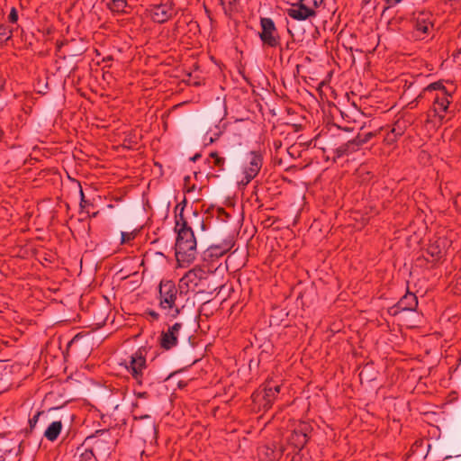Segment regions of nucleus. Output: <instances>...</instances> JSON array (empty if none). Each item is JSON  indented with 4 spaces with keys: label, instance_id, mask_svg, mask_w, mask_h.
Listing matches in <instances>:
<instances>
[{
    "label": "nucleus",
    "instance_id": "4c0bfd02",
    "mask_svg": "<svg viewBox=\"0 0 461 461\" xmlns=\"http://www.w3.org/2000/svg\"><path fill=\"white\" fill-rule=\"evenodd\" d=\"M405 321L406 322L415 321V319H413V317H411L409 313H405Z\"/></svg>",
    "mask_w": 461,
    "mask_h": 461
},
{
    "label": "nucleus",
    "instance_id": "37998d69",
    "mask_svg": "<svg viewBox=\"0 0 461 461\" xmlns=\"http://www.w3.org/2000/svg\"><path fill=\"white\" fill-rule=\"evenodd\" d=\"M189 179H190V176H185V182L189 181Z\"/></svg>",
    "mask_w": 461,
    "mask_h": 461
},
{
    "label": "nucleus",
    "instance_id": "473e14b6",
    "mask_svg": "<svg viewBox=\"0 0 461 461\" xmlns=\"http://www.w3.org/2000/svg\"><path fill=\"white\" fill-rule=\"evenodd\" d=\"M146 314H147V315H149V316H150V317H151V319H152L153 321H158V320H159V318H160L159 313H158V312H156V311H154V310H148V311L146 312Z\"/></svg>",
    "mask_w": 461,
    "mask_h": 461
},
{
    "label": "nucleus",
    "instance_id": "a878e982",
    "mask_svg": "<svg viewBox=\"0 0 461 461\" xmlns=\"http://www.w3.org/2000/svg\"><path fill=\"white\" fill-rule=\"evenodd\" d=\"M13 31L6 25H0V42H5L11 39Z\"/></svg>",
    "mask_w": 461,
    "mask_h": 461
},
{
    "label": "nucleus",
    "instance_id": "f704fd0d",
    "mask_svg": "<svg viewBox=\"0 0 461 461\" xmlns=\"http://www.w3.org/2000/svg\"><path fill=\"white\" fill-rule=\"evenodd\" d=\"M79 193H80V206L84 207L86 201L85 199V194H84V192L81 187H80Z\"/></svg>",
    "mask_w": 461,
    "mask_h": 461
},
{
    "label": "nucleus",
    "instance_id": "f257e3e1",
    "mask_svg": "<svg viewBox=\"0 0 461 461\" xmlns=\"http://www.w3.org/2000/svg\"><path fill=\"white\" fill-rule=\"evenodd\" d=\"M425 0H405V12L409 14L407 23L408 38L423 41L434 31V17L424 7Z\"/></svg>",
    "mask_w": 461,
    "mask_h": 461
},
{
    "label": "nucleus",
    "instance_id": "58836bf2",
    "mask_svg": "<svg viewBox=\"0 0 461 461\" xmlns=\"http://www.w3.org/2000/svg\"><path fill=\"white\" fill-rule=\"evenodd\" d=\"M201 157L200 154H196L194 156V158H192L194 161L197 160L199 158Z\"/></svg>",
    "mask_w": 461,
    "mask_h": 461
},
{
    "label": "nucleus",
    "instance_id": "ddd939ff",
    "mask_svg": "<svg viewBox=\"0 0 461 461\" xmlns=\"http://www.w3.org/2000/svg\"><path fill=\"white\" fill-rule=\"evenodd\" d=\"M447 245V240L445 238H438L433 240L427 248L426 254L429 258H426V259L430 262H437L440 260L445 255Z\"/></svg>",
    "mask_w": 461,
    "mask_h": 461
},
{
    "label": "nucleus",
    "instance_id": "dca6fc26",
    "mask_svg": "<svg viewBox=\"0 0 461 461\" xmlns=\"http://www.w3.org/2000/svg\"><path fill=\"white\" fill-rule=\"evenodd\" d=\"M234 246L233 237H228L221 243L217 245H212L209 247L208 251L212 256H222L230 251Z\"/></svg>",
    "mask_w": 461,
    "mask_h": 461
},
{
    "label": "nucleus",
    "instance_id": "2f4dec72",
    "mask_svg": "<svg viewBox=\"0 0 461 461\" xmlns=\"http://www.w3.org/2000/svg\"><path fill=\"white\" fill-rule=\"evenodd\" d=\"M41 414V412L38 411L32 418H31L29 420V424H30L31 429H33L36 426Z\"/></svg>",
    "mask_w": 461,
    "mask_h": 461
},
{
    "label": "nucleus",
    "instance_id": "7ed1b4c3",
    "mask_svg": "<svg viewBox=\"0 0 461 461\" xmlns=\"http://www.w3.org/2000/svg\"><path fill=\"white\" fill-rule=\"evenodd\" d=\"M178 294H180L179 286L176 287L174 281L168 279L160 281L157 296L158 308L166 316L171 319L176 318L183 308V306L179 307L176 303Z\"/></svg>",
    "mask_w": 461,
    "mask_h": 461
},
{
    "label": "nucleus",
    "instance_id": "6ab92c4d",
    "mask_svg": "<svg viewBox=\"0 0 461 461\" xmlns=\"http://www.w3.org/2000/svg\"><path fill=\"white\" fill-rule=\"evenodd\" d=\"M280 456L281 452H276L268 446L262 447L258 452L259 461H277Z\"/></svg>",
    "mask_w": 461,
    "mask_h": 461
},
{
    "label": "nucleus",
    "instance_id": "1a4fd4ad",
    "mask_svg": "<svg viewBox=\"0 0 461 461\" xmlns=\"http://www.w3.org/2000/svg\"><path fill=\"white\" fill-rule=\"evenodd\" d=\"M418 306V298L417 296L409 292L408 288L405 291V313H409L415 321L406 322L405 328L414 329L419 326L421 322V315L416 312V307Z\"/></svg>",
    "mask_w": 461,
    "mask_h": 461
},
{
    "label": "nucleus",
    "instance_id": "20e7f679",
    "mask_svg": "<svg viewBox=\"0 0 461 461\" xmlns=\"http://www.w3.org/2000/svg\"><path fill=\"white\" fill-rule=\"evenodd\" d=\"M260 29L258 36L264 46L276 48L280 46V36L273 19L269 17L260 18Z\"/></svg>",
    "mask_w": 461,
    "mask_h": 461
},
{
    "label": "nucleus",
    "instance_id": "c9c22d12",
    "mask_svg": "<svg viewBox=\"0 0 461 461\" xmlns=\"http://www.w3.org/2000/svg\"><path fill=\"white\" fill-rule=\"evenodd\" d=\"M135 395L138 399H147L149 397V393L147 392L136 393Z\"/></svg>",
    "mask_w": 461,
    "mask_h": 461
},
{
    "label": "nucleus",
    "instance_id": "39448f33",
    "mask_svg": "<svg viewBox=\"0 0 461 461\" xmlns=\"http://www.w3.org/2000/svg\"><path fill=\"white\" fill-rule=\"evenodd\" d=\"M263 165V157L259 152L250 151L247 156V163L243 167V177L240 180L239 185L246 186L259 173Z\"/></svg>",
    "mask_w": 461,
    "mask_h": 461
},
{
    "label": "nucleus",
    "instance_id": "6e6552de",
    "mask_svg": "<svg viewBox=\"0 0 461 461\" xmlns=\"http://www.w3.org/2000/svg\"><path fill=\"white\" fill-rule=\"evenodd\" d=\"M183 328L181 322H176L169 326L167 330H163L159 338V345L165 350L175 348L178 342V337Z\"/></svg>",
    "mask_w": 461,
    "mask_h": 461
},
{
    "label": "nucleus",
    "instance_id": "e433bc0d",
    "mask_svg": "<svg viewBox=\"0 0 461 461\" xmlns=\"http://www.w3.org/2000/svg\"><path fill=\"white\" fill-rule=\"evenodd\" d=\"M402 0H386V4L389 7L393 6L397 4H399Z\"/></svg>",
    "mask_w": 461,
    "mask_h": 461
},
{
    "label": "nucleus",
    "instance_id": "412c9836",
    "mask_svg": "<svg viewBox=\"0 0 461 461\" xmlns=\"http://www.w3.org/2000/svg\"><path fill=\"white\" fill-rule=\"evenodd\" d=\"M361 142H362L361 140H353L351 141H348L346 144H343V145L339 146L336 149L337 156L338 157H342V156L348 154V152L354 150L357 147H358V145Z\"/></svg>",
    "mask_w": 461,
    "mask_h": 461
},
{
    "label": "nucleus",
    "instance_id": "0eeeda50",
    "mask_svg": "<svg viewBox=\"0 0 461 461\" xmlns=\"http://www.w3.org/2000/svg\"><path fill=\"white\" fill-rule=\"evenodd\" d=\"M176 14L175 4L170 0L154 5L149 9L150 18L157 23H164L172 19Z\"/></svg>",
    "mask_w": 461,
    "mask_h": 461
},
{
    "label": "nucleus",
    "instance_id": "393cba45",
    "mask_svg": "<svg viewBox=\"0 0 461 461\" xmlns=\"http://www.w3.org/2000/svg\"><path fill=\"white\" fill-rule=\"evenodd\" d=\"M422 240L421 233L413 231V235L407 239V246L415 249Z\"/></svg>",
    "mask_w": 461,
    "mask_h": 461
},
{
    "label": "nucleus",
    "instance_id": "cd10ccee",
    "mask_svg": "<svg viewBox=\"0 0 461 461\" xmlns=\"http://www.w3.org/2000/svg\"><path fill=\"white\" fill-rule=\"evenodd\" d=\"M438 91L440 93L441 91H447L446 87L441 82H434L430 85H429L426 88H424V91Z\"/></svg>",
    "mask_w": 461,
    "mask_h": 461
},
{
    "label": "nucleus",
    "instance_id": "7c9ffc66",
    "mask_svg": "<svg viewBox=\"0 0 461 461\" xmlns=\"http://www.w3.org/2000/svg\"><path fill=\"white\" fill-rule=\"evenodd\" d=\"M8 20L11 23H16L18 20V13L14 7L11 9V12L8 16Z\"/></svg>",
    "mask_w": 461,
    "mask_h": 461
},
{
    "label": "nucleus",
    "instance_id": "72a5a7b5",
    "mask_svg": "<svg viewBox=\"0 0 461 461\" xmlns=\"http://www.w3.org/2000/svg\"><path fill=\"white\" fill-rule=\"evenodd\" d=\"M421 97V94L418 95V96L416 97L415 100L411 101V102H409L405 107H408L410 109H412L416 106V102H417V99L420 98Z\"/></svg>",
    "mask_w": 461,
    "mask_h": 461
},
{
    "label": "nucleus",
    "instance_id": "ea45409f",
    "mask_svg": "<svg viewBox=\"0 0 461 461\" xmlns=\"http://www.w3.org/2000/svg\"><path fill=\"white\" fill-rule=\"evenodd\" d=\"M221 1V4L223 5L226 2H229L230 3L231 0H220Z\"/></svg>",
    "mask_w": 461,
    "mask_h": 461
},
{
    "label": "nucleus",
    "instance_id": "f8f14e48",
    "mask_svg": "<svg viewBox=\"0 0 461 461\" xmlns=\"http://www.w3.org/2000/svg\"><path fill=\"white\" fill-rule=\"evenodd\" d=\"M311 428L308 424L299 425L289 438V443L298 450H301L308 442Z\"/></svg>",
    "mask_w": 461,
    "mask_h": 461
},
{
    "label": "nucleus",
    "instance_id": "a19ab883",
    "mask_svg": "<svg viewBox=\"0 0 461 461\" xmlns=\"http://www.w3.org/2000/svg\"><path fill=\"white\" fill-rule=\"evenodd\" d=\"M4 87V82L2 80V78H0V90L3 89Z\"/></svg>",
    "mask_w": 461,
    "mask_h": 461
},
{
    "label": "nucleus",
    "instance_id": "aec40b11",
    "mask_svg": "<svg viewBox=\"0 0 461 461\" xmlns=\"http://www.w3.org/2000/svg\"><path fill=\"white\" fill-rule=\"evenodd\" d=\"M208 164L218 171L224 170L225 158L221 157L217 152H212L207 158Z\"/></svg>",
    "mask_w": 461,
    "mask_h": 461
},
{
    "label": "nucleus",
    "instance_id": "a211bd4d",
    "mask_svg": "<svg viewBox=\"0 0 461 461\" xmlns=\"http://www.w3.org/2000/svg\"><path fill=\"white\" fill-rule=\"evenodd\" d=\"M62 427L63 425L60 420H55L51 422L46 429L44 437L51 442L55 441L59 438L62 430Z\"/></svg>",
    "mask_w": 461,
    "mask_h": 461
},
{
    "label": "nucleus",
    "instance_id": "4468645a",
    "mask_svg": "<svg viewBox=\"0 0 461 461\" xmlns=\"http://www.w3.org/2000/svg\"><path fill=\"white\" fill-rule=\"evenodd\" d=\"M449 97L450 95L447 91H441L440 93L436 94L433 102V109L439 116H441L440 113H445L447 110L450 104Z\"/></svg>",
    "mask_w": 461,
    "mask_h": 461
},
{
    "label": "nucleus",
    "instance_id": "c85d7f7f",
    "mask_svg": "<svg viewBox=\"0 0 461 461\" xmlns=\"http://www.w3.org/2000/svg\"><path fill=\"white\" fill-rule=\"evenodd\" d=\"M135 234L133 232L122 231L121 233V243L126 244L134 240Z\"/></svg>",
    "mask_w": 461,
    "mask_h": 461
},
{
    "label": "nucleus",
    "instance_id": "c03bdc74",
    "mask_svg": "<svg viewBox=\"0 0 461 461\" xmlns=\"http://www.w3.org/2000/svg\"><path fill=\"white\" fill-rule=\"evenodd\" d=\"M212 142H213V139L211 137L209 140V143H212Z\"/></svg>",
    "mask_w": 461,
    "mask_h": 461
},
{
    "label": "nucleus",
    "instance_id": "bb28decb",
    "mask_svg": "<svg viewBox=\"0 0 461 461\" xmlns=\"http://www.w3.org/2000/svg\"><path fill=\"white\" fill-rule=\"evenodd\" d=\"M132 412H133L135 420H137V419H140V420L150 419V415L143 414L142 412L140 411L138 402H136L132 404Z\"/></svg>",
    "mask_w": 461,
    "mask_h": 461
},
{
    "label": "nucleus",
    "instance_id": "2eb2a0df",
    "mask_svg": "<svg viewBox=\"0 0 461 461\" xmlns=\"http://www.w3.org/2000/svg\"><path fill=\"white\" fill-rule=\"evenodd\" d=\"M403 135V123L398 119L392 126L391 130L386 133L384 141L388 145H393L399 138Z\"/></svg>",
    "mask_w": 461,
    "mask_h": 461
},
{
    "label": "nucleus",
    "instance_id": "423d86ee",
    "mask_svg": "<svg viewBox=\"0 0 461 461\" xmlns=\"http://www.w3.org/2000/svg\"><path fill=\"white\" fill-rule=\"evenodd\" d=\"M124 366L136 383L140 385L142 384L144 374L147 369L146 357L143 356L142 352L138 350L131 355L129 360H125Z\"/></svg>",
    "mask_w": 461,
    "mask_h": 461
},
{
    "label": "nucleus",
    "instance_id": "79ce46f5",
    "mask_svg": "<svg viewBox=\"0 0 461 461\" xmlns=\"http://www.w3.org/2000/svg\"><path fill=\"white\" fill-rule=\"evenodd\" d=\"M370 1H371V0H363V3H364L365 5H367Z\"/></svg>",
    "mask_w": 461,
    "mask_h": 461
},
{
    "label": "nucleus",
    "instance_id": "b1692460",
    "mask_svg": "<svg viewBox=\"0 0 461 461\" xmlns=\"http://www.w3.org/2000/svg\"><path fill=\"white\" fill-rule=\"evenodd\" d=\"M185 204H186V200H185V198H184L183 202L181 203H178L176 206V208H175V212H176V223L177 221H179V222L186 221L185 219L184 218V215H183Z\"/></svg>",
    "mask_w": 461,
    "mask_h": 461
},
{
    "label": "nucleus",
    "instance_id": "c756f323",
    "mask_svg": "<svg viewBox=\"0 0 461 461\" xmlns=\"http://www.w3.org/2000/svg\"><path fill=\"white\" fill-rule=\"evenodd\" d=\"M303 3L311 7L312 10L316 11V9L322 4L323 0H303Z\"/></svg>",
    "mask_w": 461,
    "mask_h": 461
},
{
    "label": "nucleus",
    "instance_id": "4be33fe9",
    "mask_svg": "<svg viewBox=\"0 0 461 461\" xmlns=\"http://www.w3.org/2000/svg\"><path fill=\"white\" fill-rule=\"evenodd\" d=\"M79 451L80 454L78 461H97L92 449L78 447L77 452Z\"/></svg>",
    "mask_w": 461,
    "mask_h": 461
},
{
    "label": "nucleus",
    "instance_id": "9d476101",
    "mask_svg": "<svg viewBox=\"0 0 461 461\" xmlns=\"http://www.w3.org/2000/svg\"><path fill=\"white\" fill-rule=\"evenodd\" d=\"M205 271L201 267H194L187 271L179 281L180 294L191 286H197L199 282L204 278Z\"/></svg>",
    "mask_w": 461,
    "mask_h": 461
},
{
    "label": "nucleus",
    "instance_id": "5701e85b",
    "mask_svg": "<svg viewBox=\"0 0 461 461\" xmlns=\"http://www.w3.org/2000/svg\"><path fill=\"white\" fill-rule=\"evenodd\" d=\"M127 5L126 0H111L108 7L112 12L121 13L124 12Z\"/></svg>",
    "mask_w": 461,
    "mask_h": 461
},
{
    "label": "nucleus",
    "instance_id": "9b49d317",
    "mask_svg": "<svg viewBox=\"0 0 461 461\" xmlns=\"http://www.w3.org/2000/svg\"><path fill=\"white\" fill-rule=\"evenodd\" d=\"M286 14L289 17L297 21H305L308 18L316 16V11L312 10L303 0L293 4L292 6L286 10Z\"/></svg>",
    "mask_w": 461,
    "mask_h": 461
},
{
    "label": "nucleus",
    "instance_id": "f3484780",
    "mask_svg": "<svg viewBox=\"0 0 461 461\" xmlns=\"http://www.w3.org/2000/svg\"><path fill=\"white\" fill-rule=\"evenodd\" d=\"M280 393V385H275V386H266L264 389V407L265 408H270L276 400V396Z\"/></svg>",
    "mask_w": 461,
    "mask_h": 461
},
{
    "label": "nucleus",
    "instance_id": "f03ea898",
    "mask_svg": "<svg viewBox=\"0 0 461 461\" xmlns=\"http://www.w3.org/2000/svg\"><path fill=\"white\" fill-rule=\"evenodd\" d=\"M176 258L180 267L189 266L197 255V243L194 231L187 221L176 222Z\"/></svg>",
    "mask_w": 461,
    "mask_h": 461
}]
</instances>
